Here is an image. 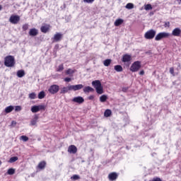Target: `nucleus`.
<instances>
[{
	"instance_id": "c03bdc74",
	"label": "nucleus",
	"mask_w": 181,
	"mask_h": 181,
	"mask_svg": "<svg viewBox=\"0 0 181 181\" xmlns=\"http://www.w3.org/2000/svg\"><path fill=\"white\" fill-rule=\"evenodd\" d=\"M165 28H169V26H170V23L169 22H166L164 25Z\"/></svg>"
},
{
	"instance_id": "39448f33",
	"label": "nucleus",
	"mask_w": 181,
	"mask_h": 181,
	"mask_svg": "<svg viewBox=\"0 0 181 181\" xmlns=\"http://www.w3.org/2000/svg\"><path fill=\"white\" fill-rule=\"evenodd\" d=\"M155 35H156V31L154 30H149L147 31L144 37L145 39H153L155 37Z\"/></svg>"
},
{
	"instance_id": "f8f14e48",
	"label": "nucleus",
	"mask_w": 181,
	"mask_h": 181,
	"mask_svg": "<svg viewBox=\"0 0 181 181\" xmlns=\"http://www.w3.org/2000/svg\"><path fill=\"white\" fill-rule=\"evenodd\" d=\"M72 101L74 103H77L78 104H83V103H84V98H83L81 96H78L74 98Z\"/></svg>"
},
{
	"instance_id": "7ed1b4c3",
	"label": "nucleus",
	"mask_w": 181,
	"mask_h": 181,
	"mask_svg": "<svg viewBox=\"0 0 181 181\" xmlns=\"http://www.w3.org/2000/svg\"><path fill=\"white\" fill-rule=\"evenodd\" d=\"M141 62L136 61L132 64L130 67V71H132L133 73H135L138 71L139 69H141Z\"/></svg>"
},
{
	"instance_id": "f03ea898",
	"label": "nucleus",
	"mask_w": 181,
	"mask_h": 181,
	"mask_svg": "<svg viewBox=\"0 0 181 181\" xmlns=\"http://www.w3.org/2000/svg\"><path fill=\"white\" fill-rule=\"evenodd\" d=\"M92 86H93L94 88H95L98 94H103L104 93L103 86L101 85V81L98 80L93 81L92 82Z\"/></svg>"
},
{
	"instance_id": "1a4fd4ad",
	"label": "nucleus",
	"mask_w": 181,
	"mask_h": 181,
	"mask_svg": "<svg viewBox=\"0 0 181 181\" xmlns=\"http://www.w3.org/2000/svg\"><path fill=\"white\" fill-rule=\"evenodd\" d=\"M48 91L51 94H56L59 91V86L57 85H52L49 87Z\"/></svg>"
},
{
	"instance_id": "412c9836",
	"label": "nucleus",
	"mask_w": 181,
	"mask_h": 181,
	"mask_svg": "<svg viewBox=\"0 0 181 181\" xmlns=\"http://www.w3.org/2000/svg\"><path fill=\"white\" fill-rule=\"evenodd\" d=\"M117 173H112L109 175L108 177L110 180H115L117 179Z\"/></svg>"
},
{
	"instance_id": "c756f323",
	"label": "nucleus",
	"mask_w": 181,
	"mask_h": 181,
	"mask_svg": "<svg viewBox=\"0 0 181 181\" xmlns=\"http://www.w3.org/2000/svg\"><path fill=\"white\" fill-rule=\"evenodd\" d=\"M45 166H46V163L44 161H42L38 164L39 169H45Z\"/></svg>"
},
{
	"instance_id": "4be33fe9",
	"label": "nucleus",
	"mask_w": 181,
	"mask_h": 181,
	"mask_svg": "<svg viewBox=\"0 0 181 181\" xmlns=\"http://www.w3.org/2000/svg\"><path fill=\"white\" fill-rule=\"evenodd\" d=\"M66 74L67 76H69L70 77H73V74H74V70L71 69H69L68 70L66 71Z\"/></svg>"
},
{
	"instance_id": "ddd939ff",
	"label": "nucleus",
	"mask_w": 181,
	"mask_h": 181,
	"mask_svg": "<svg viewBox=\"0 0 181 181\" xmlns=\"http://www.w3.org/2000/svg\"><path fill=\"white\" fill-rule=\"evenodd\" d=\"M40 29L42 33H47V32H49V29H50V25L46 24L45 25H42Z\"/></svg>"
},
{
	"instance_id": "79ce46f5",
	"label": "nucleus",
	"mask_w": 181,
	"mask_h": 181,
	"mask_svg": "<svg viewBox=\"0 0 181 181\" xmlns=\"http://www.w3.org/2000/svg\"><path fill=\"white\" fill-rule=\"evenodd\" d=\"M23 30H28V29H29V25L28 24H25L23 26Z\"/></svg>"
},
{
	"instance_id": "dca6fc26",
	"label": "nucleus",
	"mask_w": 181,
	"mask_h": 181,
	"mask_svg": "<svg viewBox=\"0 0 181 181\" xmlns=\"http://www.w3.org/2000/svg\"><path fill=\"white\" fill-rule=\"evenodd\" d=\"M180 33H181V30L179 28H175L172 32L173 36H180Z\"/></svg>"
},
{
	"instance_id": "423d86ee",
	"label": "nucleus",
	"mask_w": 181,
	"mask_h": 181,
	"mask_svg": "<svg viewBox=\"0 0 181 181\" xmlns=\"http://www.w3.org/2000/svg\"><path fill=\"white\" fill-rule=\"evenodd\" d=\"M42 110H45V105H33L31 107V112L33 113L39 112Z\"/></svg>"
},
{
	"instance_id": "a18cd8bd",
	"label": "nucleus",
	"mask_w": 181,
	"mask_h": 181,
	"mask_svg": "<svg viewBox=\"0 0 181 181\" xmlns=\"http://www.w3.org/2000/svg\"><path fill=\"white\" fill-rule=\"evenodd\" d=\"M11 127H16V121L11 122Z\"/></svg>"
},
{
	"instance_id": "cd10ccee",
	"label": "nucleus",
	"mask_w": 181,
	"mask_h": 181,
	"mask_svg": "<svg viewBox=\"0 0 181 181\" xmlns=\"http://www.w3.org/2000/svg\"><path fill=\"white\" fill-rule=\"evenodd\" d=\"M37 95L35 93H31L28 95V98L30 100H35L36 99Z\"/></svg>"
},
{
	"instance_id": "9d476101",
	"label": "nucleus",
	"mask_w": 181,
	"mask_h": 181,
	"mask_svg": "<svg viewBox=\"0 0 181 181\" xmlns=\"http://www.w3.org/2000/svg\"><path fill=\"white\" fill-rule=\"evenodd\" d=\"M62 37H63V34L60 33H57L56 34H54L52 40H53V42H60Z\"/></svg>"
},
{
	"instance_id": "4468645a",
	"label": "nucleus",
	"mask_w": 181,
	"mask_h": 181,
	"mask_svg": "<svg viewBox=\"0 0 181 181\" xmlns=\"http://www.w3.org/2000/svg\"><path fill=\"white\" fill-rule=\"evenodd\" d=\"M68 152L69 153H76L77 152V147L74 145H71L68 148Z\"/></svg>"
},
{
	"instance_id": "b1692460",
	"label": "nucleus",
	"mask_w": 181,
	"mask_h": 181,
	"mask_svg": "<svg viewBox=\"0 0 181 181\" xmlns=\"http://www.w3.org/2000/svg\"><path fill=\"white\" fill-rule=\"evenodd\" d=\"M123 22H124L123 19L119 18V19L115 21V26H119V25H122Z\"/></svg>"
},
{
	"instance_id": "9b49d317",
	"label": "nucleus",
	"mask_w": 181,
	"mask_h": 181,
	"mask_svg": "<svg viewBox=\"0 0 181 181\" xmlns=\"http://www.w3.org/2000/svg\"><path fill=\"white\" fill-rule=\"evenodd\" d=\"M132 59V57H131V55L126 54L123 55L122 62H123V63H129Z\"/></svg>"
},
{
	"instance_id": "f3484780",
	"label": "nucleus",
	"mask_w": 181,
	"mask_h": 181,
	"mask_svg": "<svg viewBox=\"0 0 181 181\" xmlns=\"http://www.w3.org/2000/svg\"><path fill=\"white\" fill-rule=\"evenodd\" d=\"M39 119V116L35 115L34 118L31 120L30 125L33 126L37 124V120Z\"/></svg>"
},
{
	"instance_id": "de8ad7c7",
	"label": "nucleus",
	"mask_w": 181,
	"mask_h": 181,
	"mask_svg": "<svg viewBox=\"0 0 181 181\" xmlns=\"http://www.w3.org/2000/svg\"><path fill=\"white\" fill-rule=\"evenodd\" d=\"M127 90H128V88H122V91H124V92L127 91Z\"/></svg>"
},
{
	"instance_id": "37998d69",
	"label": "nucleus",
	"mask_w": 181,
	"mask_h": 181,
	"mask_svg": "<svg viewBox=\"0 0 181 181\" xmlns=\"http://www.w3.org/2000/svg\"><path fill=\"white\" fill-rule=\"evenodd\" d=\"M64 81H66V83H70V81H71V78H65Z\"/></svg>"
},
{
	"instance_id": "a211bd4d",
	"label": "nucleus",
	"mask_w": 181,
	"mask_h": 181,
	"mask_svg": "<svg viewBox=\"0 0 181 181\" xmlns=\"http://www.w3.org/2000/svg\"><path fill=\"white\" fill-rule=\"evenodd\" d=\"M69 91H71L70 90V86H68L67 87H64L61 90V94H66V93H69Z\"/></svg>"
},
{
	"instance_id": "6e6552de",
	"label": "nucleus",
	"mask_w": 181,
	"mask_h": 181,
	"mask_svg": "<svg viewBox=\"0 0 181 181\" xmlns=\"http://www.w3.org/2000/svg\"><path fill=\"white\" fill-rule=\"evenodd\" d=\"M84 86L82 84H78V85H70L69 89L71 91H77L78 90H81Z\"/></svg>"
},
{
	"instance_id": "0eeeda50",
	"label": "nucleus",
	"mask_w": 181,
	"mask_h": 181,
	"mask_svg": "<svg viewBox=\"0 0 181 181\" xmlns=\"http://www.w3.org/2000/svg\"><path fill=\"white\" fill-rule=\"evenodd\" d=\"M21 21V17L19 16H11L9 18V21L11 23H13V25H16L18 22Z\"/></svg>"
},
{
	"instance_id": "c85d7f7f",
	"label": "nucleus",
	"mask_w": 181,
	"mask_h": 181,
	"mask_svg": "<svg viewBox=\"0 0 181 181\" xmlns=\"http://www.w3.org/2000/svg\"><path fill=\"white\" fill-rule=\"evenodd\" d=\"M103 64L104 66H105V67H108L110 66V64H111V59H106L103 62Z\"/></svg>"
},
{
	"instance_id": "4c0bfd02",
	"label": "nucleus",
	"mask_w": 181,
	"mask_h": 181,
	"mask_svg": "<svg viewBox=\"0 0 181 181\" xmlns=\"http://www.w3.org/2000/svg\"><path fill=\"white\" fill-rule=\"evenodd\" d=\"M71 179H73V180H78V179H80V176L78 175H74L73 177H71Z\"/></svg>"
},
{
	"instance_id": "49530a36",
	"label": "nucleus",
	"mask_w": 181,
	"mask_h": 181,
	"mask_svg": "<svg viewBox=\"0 0 181 181\" xmlns=\"http://www.w3.org/2000/svg\"><path fill=\"white\" fill-rule=\"evenodd\" d=\"M139 74H140V76H144V75L145 74V71H141L139 72Z\"/></svg>"
},
{
	"instance_id": "20e7f679",
	"label": "nucleus",
	"mask_w": 181,
	"mask_h": 181,
	"mask_svg": "<svg viewBox=\"0 0 181 181\" xmlns=\"http://www.w3.org/2000/svg\"><path fill=\"white\" fill-rule=\"evenodd\" d=\"M169 36H170V34L169 33H166V32L159 33L156 36L155 40H156L157 42H159V40H162V39L169 37Z\"/></svg>"
},
{
	"instance_id": "72a5a7b5",
	"label": "nucleus",
	"mask_w": 181,
	"mask_h": 181,
	"mask_svg": "<svg viewBox=\"0 0 181 181\" xmlns=\"http://www.w3.org/2000/svg\"><path fill=\"white\" fill-rule=\"evenodd\" d=\"M16 160H18V157L14 156V157H11L9 160V163H13V162H16Z\"/></svg>"
},
{
	"instance_id": "c9c22d12",
	"label": "nucleus",
	"mask_w": 181,
	"mask_h": 181,
	"mask_svg": "<svg viewBox=\"0 0 181 181\" xmlns=\"http://www.w3.org/2000/svg\"><path fill=\"white\" fill-rule=\"evenodd\" d=\"M146 11H151L152 9V6L151 4H147L144 6Z\"/></svg>"
},
{
	"instance_id": "a19ab883",
	"label": "nucleus",
	"mask_w": 181,
	"mask_h": 181,
	"mask_svg": "<svg viewBox=\"0 0 181 181\" xmlns=\"http://www.w3.org/2000/svg\"><path fill=\"white\" fill-rule=\"evenodd\" d=\"M170 73L173 76H175V69H173V67L170 68Z\"/></svg>"
},
{
	"instance_id": "09e8293b",
	"label": "nucleus",
	"mask_w": 181,
	"mask_h": 181,
	"mask_svg": "<svg viewBox=\"0 0 181 181\" xmlns=\"http://www.w3.org/2000/svg\"><path fill=\"white\" fill-rule=\"evenodd\" d=\"M93 96L89 97V99H90V100H93Z\"/></svg>"
},
{
	"instance_id": "f704fd0d",
	"label": "nucleus",
	"mask_w": 181,
	"mask_h": 181,
	"mask_svg": "<svg viewBox=\"0 0 181 181\" xmlns=\"http://www.w3.org/2000/svg\"><path fill=\"white\" fill-rule=\"evenodd\" d=\"M8 175H13L15 173V169L9 168L7 171Z\"/></svg>"
},
{
	"instance_id": "2eb2a0df",
	"label": "nucleus",
	"mask_w": 181,
	"mask_h": 181,
	"mask_svg": "<svg viewBox=\"0 0 181 181\" xmlns=\"http://www.w3.org/2000/svg\"><path fill=\"white\" fill-rule=\"evenodd\" d=\"M39 33V30L36 28H31L29 31L30 36H37V34Z\"/></svg>"
},
{
	"instance_id": "e433bc0d",
	"label": "nucleus",
	"mask_w": 181,
	"mask_h": 181,
	"mask_svg": "<svg viewBox=\"0 0 181 181\" xmlns=\"http://www.w3.org/2000/svg\"><path fill=\"white\" fill-rule=\"evenodd\" d=\"M63 70H64V66L63 64H61L58 66L57 71H63Z\"/></svg>"
},
{
	"instance_id": "a878e982",
	"label": "nucleus",
	"mask_w": 181,
	"mask_h": 181,
	"mask_svg": "<svg viewBox=\"0 0 181 181\" xmlns=\"http://www.w3.org/2000/svg\"><path fill=\"white\" fill-rule=\"evenodd\" d=\"M115 70L117 71L118 73L122 71L123 69L121 65H116L115 66Z\"/></svg>"
},
{
	"instance_id": "473e14b6",
	"label": "nucleus",
	"mask_w": 181,
	"mask_h": 181,
	"mask_svg": "<svg viewBox=\"0 0 181 181\" xmlns=\"http://www.w3.org/2000/svg\"><path fill=\"white\" fill-rule=\"evenodd\" d=\"M38 98L40 100H42V99L45 98V91H41V92L39 93Z\"/></svg>"
},
{
	"instance_id": "58836bf2",
	"label": "nucleus",
	"mask_w": 181,
	"mask_h": 181,
	"mask_svg": "<svg viewBox=\"0 0 181 181\" xmlns=\"http://www.w3.org/2000/svg\"><path fill=\"white\" fill-rule=\"evenodd\" d=\"M15 111L18 112V111H22V107L18 105L15 107Z\"/></svg>"
},
{
	"instance_id": "5701e85b",
	"label": "nucleus",
	"mask_w": 181,
	"mask_h": 181,
	"mask_svg": "<svg viewBox=\"0 0 181 181\" xmlns=\"http://www.w3.org/2000/svg\"><path fill=\"white\" fill-rule=\"evenodd\" d=\"M25 76V71L23 70H19L17 71V76L20 78H22Z\"/></svg>"
},
{
	"instance_id": "aec40b11",
	"label": "nucleus",
	"mask_w": 181,
	"mask_h": 181,
	"mask_svg": "<svg viewBox=\"0 0 181 181\" xmlns=\"http://www.w3.org/2000/svg\"><path fill=\"white\" fill-rule=\"evenodd\" d=\"M93 91H94V88L90 86H86L83 88V92L85 93H93Z\"/></svg>"
},
{
	"instance_id": "8fccbe9b",
	"label": "nucleus",
	"mask_w": 181,
	"mask_h": 181,
	"mask_svg": "<svg viewBox=\"0 0 181 181\" xmlns=\"http://www.w3.org/2000/svg\"><path fill=\"white\" fill-rule=\"evenodd\" d=\"M0 11H2V6L0 5Z\"/></svg>"
},
{
	"instance_id": "393cba45",
	"label": "nucleus",
	"mask_w": 181,
	"mask_h": 181,
	"mask_svg": "<svg viewBox=\"0 0 181 181\" xmlns=\"http://www.w3.org/2000/svg\"><path fill=\"white\" fill-rule=\"evenodd\" d=\"M107 98L108 97L106 95H103L100 97V103H105Z\"/></svg>"
},
{
	"instance_id": "6ab92c4d",
	"label": "nucleus",
	"mask_w": 181,
	"mask_h": 181,
	"mask_svg": "<svg viewBox=\"0 0 181 181\" xmlns=\"http://www.w3.org/2000/svg\"><path fill=\"white\" fill-rule=\"evenodd\" d=\"M13 110H15V107L10 105L5 108V112L6 114H9V112H12Z\"/></svg>"
},
{
	"instance_id": "ea45409f",
	"label": "nucleus",
	"mask_w": 181,
	"mask_h": 181,
	"mask_svg": "<svg viewBox=\"0 0 181 181\" xmlns=\"http://www.w3.org/2000/svg\"><path fill=\"white\" fill-rule=\"evenodd\" d=\"M86 4H93L95 0H83Z\"/></svg>"
},
{
	"instance_id": "f257e3e1",
	"label": "nucleus",
	"mask_w": 181,
	"mask_h": 181,
	"mask_svg": "<svg viewBox=\"0 0 181 181\" xmlns=\"http://www.w3.org/2000/svg\"><path fill=\"white\" fill-rule=\"evenodd\" d=\"M4 66L6 67H13L15 66V57L12 55L6 56L4 58Z\"/></svg>"
},
{
	"instance_id": "3c124183",
	"label": "nucleus",
	"mask_w": 181,
	"mask_h": 181,
	"mask_svg": "<svg viewBox=\"0 0 181 181\" xmlns=\"http://www.w3.org/2000/svg\"><path fill=\"white\" fill-rule=\"evenodd\" d=\"M1 163H1V160H0V165H1Z\"/></svg>"
},
{
	"instance_id": "bb28decb",
	"label": "nucleus",
	"mask_w": 181,
	"mask_h": 181,
	"mask_svg": "<svg viewBox=\"0 0 181 181\" xmlns=\"http://www.w3.org/2000/svg\"><path fill=\"white\" fill-rule=\"evenodd\" d=\"M112 114L111 110H106L104 112V116L106 117H110Z\"/></svg>"
},
{
	"instance_id": "2f4dec72",
	"label": "nucleus",
	"mask_w": 181,
	"mask_h": 181,
	"mask_svg": "<svg viewBox=\"0 0 181 181\" xmlns=\"http://www.w3.org/2000/svg\"><path fill=\"white\" fill-rule=\"evenodd\" d=\"M20 139L21 141H23V142H28V141H29V137L28 136H21L20 137Z\"/></svg>"
},
{
	"instance_id": "7c9ffc66",
	"label": "nucleus",
	"mask_w": 181,
	"mask_h": 181,
	"mask_svg": "<svg viewBox=\"0 0 181 181\" xmlns=\"http://www.w3.org/2000/svg\"><path fill=\"white\" fill-rule=\"evenodd\" d=\"M125 8L127 9H134V4L132 3H128L126 6Z\"/></svg>"
}]
</instances>
